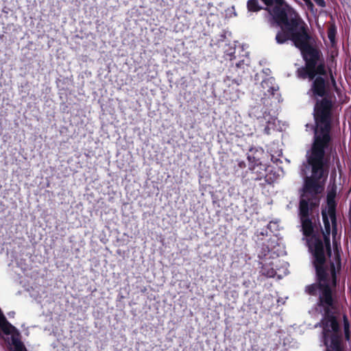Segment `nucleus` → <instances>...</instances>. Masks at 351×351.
Listing matches in <instances>:
<instances>
[{
    "mask_svg": "<svg viewBox=\"0 0 351 351\" xmlns=\"http://www.w3.org/2000/svg\"><path fill=\"white\" fill-rule=\"evenodd\" d=\"M326 128L324 125V129ZM329 143L327 129L321 134H316L315 142L306 153V161L300 167V174L304 178V186L300 202L305 200L311 208L317 206L319 203L317 195L321 193V186L319 181L324 176L325 150Z\"/></svg>",
    "mask_w": 351,
    "mask_h": 351,
    "instance_id": "1",
    "label": "nucleus"
},
{
    "mask_svg": "<svg viewBox=\"0 0 351 351\" xmlns=\"http://www.w3.org/2000/svg\"><path fill=\"white\" fill-rule=\"evenodd\" d=\"M310 209H311V206H308L305 200L300 202L299 217L301 222V230L303 235L306 237L308 250L313 255L312 261L315 269H316L319 278L323 279L326 274L324 245L319 236H317L315 233L317 227L309 217Z\"/></svg>",
    "mask_w": 351,
    "mask_h": 351,
    "instance_id": "2",
    "label": "nucleus"
},
{
    "mask_svg": "<svg viewBox=\"0 0 351 351\" xmlns=\"http://www.w3.org/2000/svg\"><path fill=\"white\" fill-rule=\"evenodd\" d=\"M284 247L275 239H268L257 249L260 273L267 278L280 279L289 274V263L279 258Z\"/></svg>",
    "mask_w": 351,
    "mask_h": 351,
    "instance_id": "3",
    "label": "nucleus"
},
{
    "mask_svg": "<svg viewBox=\"0 0 351 351\" xmlns=\"http://www.w3.org/2000/svg\"><path fill=\"white\" fill-rule=\"evenodd\" d=\"M321 313L322 318L315 327L322 328L321 341L326 348V351H343L342 336L335 316L334 314Z\"/></svg>",
    "mask_w": 351,
    "mask_h": 351,
    "instance_id": "4",
    "label": "nucleus"
},
{
    "mask_svg": "<svg viewBox=\"0 0 351 351\" xmlns=\"http://www.w3.org/2000/svg\"><path fill=\"white\" fill-rule=\"evenodd\" d=\"M332 106L331 101L327 99H322L317 101L313 110V117L315 125L306 123L305 125L306 131L311 130L314 133V138L313 144L315 142L316 134H321L324 131V125L327 129V133L330 136V108Z\"/></svg>",
    "mask_w": 351,
    "mask_h": 351,
    "instance_id": "5",
    "label": "nucleus"
},
{
    "mask_svg": "<svg viewBox=\"0 0 351 351\" xmlns=\"http://www.w3.org/2000/svg\"><path fill=\"white\" fill-rule=\"evenodd\" d=\"M271 99L267 97H262L260 102L251 106L248 114L250 117L257 119L261 123H265L264 128L265 134H269L271 130H274L276 126L277 118L275 112L269 109L271 104Z\"/></svg>",
    "mask_w": 351,
    "mask_h": 351,
    "instance_id": "6",
    "label": "nucleus"
},
{
    "mask_svg": "<svg viewBox=\"0 0 351 351\" xmlns=\"http://www.w3.org/2000/svg\"><path fill=\"white\" fill-rule=\"evenodd\" d=\"M273 19V23L282 28L283 26L288 29H292L293 27L298 26V21L295 18H289L291 12V8L285 3L283 4H276L272 9L266 8Z\"/></svg>",
    "mask_w": 351,
    "mask_h": 351,
    "instance_id": "7",
    "label": "nucleus"
},
{
    "mask_svg": "<svg viewBox=\"0 0 351 351\" xmlns=\"http://www.w3.org/2000/svg\"><path fill=\"white\" fill-rule=\"evenodd\" d=\"M0 328L5 335H10V337H8L7 342L12 351H27L23 343L20 339L21 335L19 330L7 320L1 309Z\"/></svg>",
    "mask_w": 351,
    "mask_h": 351,
    "instance_id": "8",
    "label": "nucleus"
},
{
    "mask_svg": "<svg viewBox=\"0 0 351 351\" xmlns=\"http://www.w3.org/2000/svg\"><path fill=\"white\" fill-rule=\"evenodd\" d=\"M287 31L290 33L291 40L300 51L312 45L313 38L308 34L305 26L302 25L299 27L297 26Z\"/></svg>",
    "mask_w": 351,
    "mask_h": 351,
    "instance_id": "9",
    "label": "nucleus"
},
{
    "mask_svg": "<svg viewBox=\"0 0 351 351\" xmlns=\"http://www.w3.org/2000/svg\"><path fill=\"white\" fill-rule=\"evenodd\" d=\"M317 304L320 313H324L326 315L333 314L332 311L334 308V300L331 288L327 282H324L322 287Z\"/></svg>",
    "mask_w": 351,
    "mask_h": 351,
    "instance_id": "10",
    "label": "nucleus"
},
{
    "mask_svg": "<svg viewBox=\"0 0 351 351\" xmlns=\"http://www.w3.org/2000/svg\"><path fill=\"white\" fill-rule=\"evenodd\" d=\"M241 78H232L230 76H226L223 80V84L227 87L224 90V93L227 99L232 101H237L239 98L240 92L238 90V86L241 83Z\"/></svg>",
    "mask_w": 351,
    "mask_h": 351,
    "instance_id": "11",
    "label": "nucleus"
},
{
    "mask_svg": "<svg viewBox=\"0 0 351 351\" xmlns=\"http://www.w3.org/2000/svg\"><path fill=\"white\" fill-rule=\"evenodd\" d=\"M306 66H316L319 58V53L317 49L311 45L300 51Z\"/></svg>",
    "mask_w": 351,
    "mask_h": 351,
    "instance_id": "12",
    "label": "nucleus"
},
{
    "mask_svg": "<svg viewBox=\"0 0 351 351\" xmlns=\"http://www.w3.org/2000/svg\"><path fill=\"white\" fill-rule=\"evenodd\" d=\"M267 165L261 162H256L253 164L250 163V169L253 175L252 179L254 180L265 181L267 177Z\"/></svg>",
    "mask_w": 351,
    "mask_h": 351,
    "instance_id": "13",
    "label": "nucleus"
},
{
    "mask_svg": "<svg viewBox=\"0 0 351 351\" xmlns=\"http://www.w3.org/2000/svg\"><path fill=\"white\" fill-rule=\"evenodd\" d=\"M322 219L324 226V230L322 231L323 237L326 247L328 250V255L331 256L330 243V234L331 232L330 223L329 221L328 216L326 211H322Z\"/></svg>",
    "mask_w": 351,
    "mask_h": 351,
    "instance_id": "14",
    "label": "nucleus"
},
{
    "mask_svg": "<svg viewBox=\"0 0 351 351\" xmlns=\"http://www.w3.org/2000/svg\"><path fill=\"white\" fill-rule=\"evenodd\" d=\"M261 87L264 92L265 96L274 97L275 92H278V86L275 84V80L272 77H267L263 79L261 82Z\"/></svg>",
    "mask_w": 351,
    "mask_h": 351,
    "instance_id": "15",
    "label": "nucleus"
},
{
    "mask_svg": "<svg viewBox=\"0 0 351 351\" xmlns=\"http://www.w3.org/2000/svg\"><path fill=\"white\" fill-rule=\"evenodd\" d=\"M311 90L315 96L323 97L326 93V83L324 79L318 76L315 78L312 84Z\"/></svg>",
    "mask_w": 351,
    "mask_h": 351,
    "instance_id": "16",
    "label": "nucleus"
},
{
    "mask_svg": "<svg viewBox=\"0 0 351 351\" xmlns=\"http://www.w3.org/2000/svg\"><path fill=\"white\" fill-rule=\"evenodd\" d=\"M315 272H317L316 270ZM316 276L317 279L318 280V283H313L310 285L306 286L305 289L306 292L311 295H317V293H319L322 289V287L324 285V282H326V273L325 274V277L323 279L319 278L317 273H316Z\"/></svg>",
    "mask_w": 351,
    "mask_h": 351,
    "instance_id": "17",
    "label": "nucleus"
},
{
    "mask_svg": "<svg viewBox=\"0 0 351 351\" xmlns=\"http://www.w3.org/2000/svg\"><path fill=\"white\" fill-rule=\"evenodd\" d=\"M267 152L269 153L271 160L273 162L279 160L278 157L282 155V149L280 147L278 142H273L267 146Z\"/></svg>",
    "mask_w": 351,
    "mask_h": 351,
    "instance_id": "18",
    "label": "nucleus"
},
{
    "mask_svg": "<svg viewBox=\"0 0 351 351\" xmlns=\"http://www.w3.org/2000/svg\"><path fill=\"white\" fill-rule=\"evenodd\" d=\"M223 58L226 60L230 62L234 60L237 58L235 56L236 53V45H225L223 48Z\"/></svg>",
    "mask_w": 351,
    "mask_h": 351,
    "instance_id": "19",
    "label": "nucleus"
},
{
    "mask_svg": "<svg viewBox=\"0 0 351 351\" xmlns=\"http://www.w3.org/2000/svg\"><path fill=\"white\" fill-rule=\"evenodd\" d=\"M280 177V174L277 172L274 167L270 165L267 166V177L265 178V182L261 183L262 184H271L276 182L278 178Z\"/></svg>",
    "mask_w": 351,
    "mask_h": 351,
    "instance_id": "20",
    "label": "nucleus"
},
{
    "mask_svg": "<svg viewBox=\"0 0 351 351\" xmlns=\"http://www.w3.org/2000/svg\"><path fill=\"white\" fill-rule=\"evenodd\" d=\"M250 63V61L248 56V53H246L245 54V58L239 60L235 64V68L237 69V71L238 72V74L240 75L244 73L245 72V70L248 69Z\"/></svg>",
    "mask_w": 351,
    "mask_h": 351,
    "instance_id": "21",
    "label": "nucleus"
},
{
    "mask_svg": "<svg viewBox=\"0 0 351 351\" xmlns=\"http://www.w3.org/2000/svg\"><path fill=\"white\" fill-rule=\"evenodd\" d=\"M263 149L261 147H251L247 154V160L249 163L253 164L254 162L259 161V156L263 154Z\"/></svg>",
    "mask_w": 351,
    "mask_h": 351,
    "instance_id": "22",
    "label": "nucleus"
},
{
    "mask_svg": "<svg viewBox=\"0 0 351 351\" xmlns=\"http://www.w3.org/2000/svg\"><path fill=\"white\" fill-rule=\"evenodd\" d=\"M332 202L333 200L330 199V197H328V204L329 206L328 208V215L331 220V223L333 227V230L336 232V226H337V218H336V211L334 205H332Z\"/></svg>",
    "mask_w": 351,
    "mask_h": 351,
    "instance_id": "23",
    "label": "nucleus"
},
{
    "mask_svg": "<svg viewBox=\"0 0 351 351\" xmlns=\"http://www.w3.org/2000/svg\"><path fill=\"white\" fill-rule=\"evenodd\" d=\"M341 258L339 254H335L334 261L330 262L331 274L333 278L334 284H336V269L341 268Z\"/></svg>",
    "mask_w": 351,
    "mask_h": 351,
    "instance_id": "24",
    "label": "nucleus"
},
{
    "mask_svg": "<svg viewBox=\"0 0 351 351\" xmlns=\"http://www.w3.org/2000/svg\"><path fill=\"white\" fill-rule=\"evenodd\" d=\"M267 229L269 230L271 233L274 234V238H269V239H275L278 242L277 234L279 230L278 221H271L267 226Z\"/></svg>",
    "mask_w": 351,
    "mask_h": 351,
    "instance_id": "25",
    "label": "nucleus"
},
{
    "mask_svg": "<svg viewBox=\"0 0 351 351\" xmlns=\"http://www.w3.org/2000/svg\"><path fill=\"white\" fill-rule=\"evenodd\" d=\"M291 37L290 33L283 31H279L276 36V40L278 44H283Z\"/></svg>",
    "mask_w": 351,
    "mask_h": 351,
    "instance_id": "26",
    "label": "nucleus"
},
{
    "mask_svg": "<svg viewBox=\"0 0 351 351\" xmlns=\"http://www.w3.org/2000/svg\"><path fill=\"white\" fill-rule=\"evenodd\" d=\"M248 12H258L262 9L258 0H248L247 2Z\"/></svg>",
    "mask_w": 351,
    "mask_h": 351,
    "instance_id": "27",
    "label": "nucleus"
},
{
    "mask_svg": "<svg viewBox=\"0 0 351 351\" xmlns=\"http://www.w3.org/2000/svg\"><path fill=\"white\" fill-rule=\"evenodd\" d=\"M328 38L332 45L335 43V37L337 34V29L335 25H331L328 29Z\"/></svg>",
    "mask_w": 351,
    "mask_h": 351,
    "instance_id": "28",
    "label": "nucleus"
},
{
    "mask_svg": "<svg viewBox=\"0 0 351 351\" xmlns=\"http://www.w3.org/2000/svg\"><path fill=\"white\" fill-rule=\"evenodd\" d=\"M344 333L347 340H349L350 336V324L346 315H343Z\"/></svg>",
    "mask_w": 351,
    "mask_h": 351,
    "instance_id": "29",
    "label": "nucleus"
},
{
    "mask_svg": "<svg viewBox=\"0 0 351 351\" xmlns=\"http://www.w3.org/2000/svg\"><path fill=\"white\" fill-rule=\"evenodd\" d=\"M308 10L313 14H315L317 13V9L315 8L314 4L311 1V0H302Z\"/></svg>",
    "mask_w": 351,
    "mask_h": 351,
    "instance_id": "30",
    "label": "nucleus"
},
{
    "mask_svg": "<svg viewBox=\"0 0 351 351\" xmlns=\"http://www.w3.org/2000/svg\"><path fill=\"white\" fill-rule=\"evenodd\" d=\"M308 66V71H307V77H308L310 80H315V75H316V70L315 66Z\"/></svg>",
    "mask_w": 351,
    "mask_h": 351,
    "instance_id": "31",
    "label": "nucleus"
},
{
    "mask_svg": "<svg viewBox=\"0 0 351 351\" xmlns=\"http://www.w3.org/2000/svg\"><path fill=\"white\" fill-rule=\"evenodd\" d=\"M308 66L305 65V67H302L298 70V77L305 79L307 77Z\"/></svg>",
    "mask_w": 351,
    "mask_h": 351,
    "instance_id": "32",
    "label": "nucleus"
},
{
    "mask_svg": "<svg viewBox=\"0 0 351 351\" xmlns=\"http://www.w3.org/2000/svg\"><path fill=\"white\" fill-rule=\"evenodd\" d=\"M266 5H271L274 3L276 4H283L285 0H261Z\"/></svg>",
    "mask_w": 351,
    "mask_h": 351,
    "instance_id": "33",
    "label": "nucleus"
},
{
    "mask_svg": "<svg viewBox=\"0 0 351 351\" xmlns=\"http://www.w3.org/2000/svg\"><path fill=\"white\" fill-rule=\"evenodd\" d=\"M315 4L319 8H324L326 6L325 0H313Z\"/></svg>",
    "mask_w": 351,
    "mask_h": 351,
    "instance_id": "34",
    "label": "nucleus"
},
{
    "mask_svg": "<svg viewBox=\"0 0 351 351\" xmlns=\"http://www.w3.org/2000/svg\"><path fill=\"white\" fill-rule=\"evenodd\" d=\"M265 235H266V236L268 235V232H267V230H262L261 232H258V234H257L258 237H259L260 236L263 237ZM258 240L260 241V240H262V239L261 238H258Z\"/></svg>",
    "mask_w": 351,
    "mask_h": 351,
    "instance_id": "35",
    "label": "nucleus"
},
{
    "mask_svg": "<svg viewBox=\"0 0 351 351\" xmlns=\"http://www.w3.org/2000/svg\"><path fill=\"white\" fill-rule=\"evenodd\" d=\"M219 38L218 40V43L219 44L220 42L223 43L224 41V39L226 38V35L225 34H221L219 36Z\"/></svg>",
    "mask_w": 351,
    "mask_h": 351,
    "instance_id": "36",
    "label": "nucleus"
},
{
    "mask_svg": "<svg viewBox=\"0 0 351 351\" xmlns=\"http://www.w3.org/2000/svg\"><path fill=\"white\" fill-rule=\"evenodd\" d=\"M238 165L241 168H243L245 166V162L243 161H239Z\"/></svg>",
    "mask_w": 351,
    "mask_h": 351,
    "instance_id": "37",
    "label": "nucleus"
},
{
    "mask_svg": "<svg viewBox=\"0 0 351 351\" xmlns=\"http://www.w3.org/2000/svg\"><path fill=\"white\" fill-rule=\"evenodd\" d=\"M8 316H9L10 317H14V311H11V312L8 313Z\"/></svg>",
    "mask_w": 351,
    "mask_h": 351,
    "instance_id": "38",
    "label": "nucleus"
},
{
    "mask_svg": "<svg viewBox=\"0 0 351 351\" xmlns=\"http://www.w3.org/2000/svg\"><path fill=\"white\" fill-rule=\"evenodd\" d=\"M277 302L278 304H283L285 303V300H280V299H278Z\"/></svg>",
    "mask_w": 351,
    "mask_h": 351,
    "instance_id": "39",
    "label": "nucleus"
}]
</instances>
